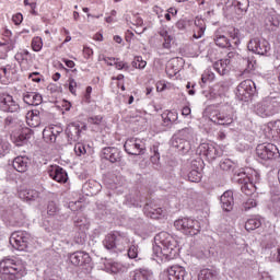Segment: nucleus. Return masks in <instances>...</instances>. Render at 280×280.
<instances>
[{
  "label": "nucleus",
  "mask_w": 280,
  "mask_h": 280,
  "mask_svg": "<svg viewBox=\"0 0 280 280\" xmlns=\"http://www.w3.org/2000/svg\"><path fill=\"white\" fill-rule=\"evenodd\" d=\"M173 40H174V37L172 35H168L167 37H164L163 48L164 49H171Z\"/></svg>",
  "instance_id": "obj_49"
},
{
  "label": "nucleus",
  "mask_w": 280,
  "mask_h": 280,
  "mask_svg": "<svg viewBox=\"0 0 280 280\" xmlns=\"http://www.w3.org/2000/svg\"><path fill=\"white\" fill-rule=\"evenodd\" d=\"M228 34L232 39L234 47H240V43H242L240 39V28L232 27L228 31Z\"/></svg>",
  "instance_id": "obj_34"
},
{
  "label": "nucleus",
  "mask_w": 280,
  "mask_h": 280,
  "mask_svg": "<svg viewBox=\"0 0 280 280\" xmlns=\"http://www.w3.org/2000/svg\"><path fill=\"white\" fill-rule=\"evenodd\" d=\"M213 80H215V74L210 70H206L201 75V89H205V84H207V82H213Z\"/></svg>",
  "instance_id": "obj_35"
},
{
  "label": "nucleus",
  "mask_w": 280,
  "mask_h": 280,
  "mask_svg": "<svg viewBox=\"0 0 280 280\" xmlns=\"http://www.w3.org/2000/svg\"><path fill=\"white\" fill-rule=\"evenodd\" d=\"M10 152V142L0 138V156H5Z\"/></svg>",
  "instance_id": "obj_43"
},
{
  "label": "nucleus",
  "mask_w": 280,
  "mask_h": 280,
  "mask_svg": "<svg viewBox=\"0 0 280 280\" xmlns=\"http://www.w3.org/2000/svg\"><path fill=\"white\" fill-rule=\"evenodd\" d=\"M238 54L236 51H230L228 52L226 59L225 60H230V63L232 60H235V58H238Z\"/></svg>",
  "instance_id": "obj_55"
},
{
  "label": "nucleus",
  "mask_w": 280,
  "mask_h": 280,
  "mask_svg": "<svg viewBox=\"0 0 280 280\" xmlns=\"http://www.w3.org/2000/svg\"><path fill=\"white\" fill-rule=\"evenodd\" d=\"M182 115H184L185 117H187L188 115H191V108H189L188 106L184 107L182 109Z\"/></svg>",
  "instance_id": "obj_62"
},
{
  "label": "nucleus",
  "mask_w": 280,
  "mask_h": 280,
  "mask_svg": "<svg viewBox=\"0 0 280 280\" xmlns=\"http://www.w3.org/2000/svg\"><path fill=\"white\" fill-rule=\"evenodd\" d=\"M47 213L52 218H57L60 222L69 220V212H62L54 201H49L47 206Z\"/></svg>",
  "instance_id": "obj_19"
},
{
  "label": "nucleus",
  "mask_w": 280,
  "mask_h": 280,
  "mask_svg": "<svg viewBox=\"0 0 280 280\" xmlns=\"http://www.w3.org/2000/svg\"><path fill=\"white\" fill-rule=\"evenodd\" d=\"M131 65L135 69H145V65H148V62L145 60H143V57L137 56V57H135Z\"/></svg>",
  "instance_id": "obj_40"
},
{
  "label": "nucleus",
  "mask_w": 280,
  "mask_h": 280,
  "mask_svg": "<svg viewBox=\"0 0 280 280\" xmlns=\"http://www.w3.org/2000/svg\"><path fill=\"white\" fill-rule=\"evenodd\" d=\"M247 49L258 56H268L270 54V43L266 39L254 38L248 42Z\"/></svg>",
  "instance_id": "obj_13"
},
{
  "label": "nucleus",
  "mask_w": 280,
  "mask_h": 280,
  "mask_svg": "<svg viewBox=\"0 0 280 280\" xmlns=\"http://www.w3.org/2000/svg\"><path fill=\"white\" fill-rule=\"evenodd\" d=\"M143 212L147 218H151L152 220H159L163 213V209L161 208H152L150 205H145L143 208Z\"/></svg>",
  "instance_id": "obj_28"
},
{
  "label": "nucleus",
  "mask_w": 280,
  "mask_h": 280,
  "mask_svg": "<svg viewBox=\"0 0 280 280\" xmlns=\"http://www.w3.org/2000/svg\"><path fill=\"white\" fill-rule=\"evenodd\" d=\"M174 226L177 231L184 233V235H190L191 237L200 233V222L198 220L189 218L178 219L174 222Z\"/></svg>",
  "instance_id": "obj_6"
},
{
  "label": "nucleus",
  "mask_w": 280,
  "mask_h": 280,
  "mask_svg": "<svg viewBox=\"0 0 280 280\" xmlns=\"http://www.w3.org/2000/svg\"><path fill=\"white\" fill-rule=\"evenodd\" d=\"M103 159L110 163H121V151L115 147H106L102 150Z\"/></svg>",
  "instance_id": "obj_17"
},
{
  "label": "nucleus",
  "mask_w": 280,
  "mask_h": 280,
  "mask_svg": "<svg viewBox=\"0 0 280 280\" xmlns=\"http://www.w3.org/2000/svg\"><path fill=\"white\" fill-rule=\"evenodd\" d=\"M151 152L153 155H151V162L156 165V163H159L160 159H161V153H159V145L154 144L151 148Z\"/></svg>",
  "instance_id": "obj_42"
},
{
  "label": "nucleus",
  "mask_w": 280,
  "mask_h": 280,
  "mask_svg": "<svg viewBox=\"0 0 280 280\" xmlns=\"http://www.w3.org/2000/svg\"><path fill=\"white\" fill-rule=\"evenodd\" d=\"M221 207L223 211L230 212L233 211V206L235 205V199L233 198V191L228 190L223 192L220 198Z\"/></svg>",
  "instance_id": "obj_22"
},
{
  "label": "nucleus",
  "mask_w": 280,
  "mask_h": 280,
  "mask_svg": "<svg viewBox=\"0 0 280 280\" xmlns=\"http://www.w3.org/2000/svg\"><path fill=\"white\" fill-rule=\"evenodd\" d=\"M19 196L22 200H26L27 202H30L32 200H36L39 196V192L34 189H25L21 190Z\"/></svg>",
  "instance_id": "obj_30"
},
{
  "label": "nucleus",
  "mask_w": 280,
  "mask_h": 280,
  "mask_svg": "<svg viewBox=\"0 0 280 280\" xmlns=\"http://www.w3.org/2000/svg\"><path fill=\"white\" fill-rule=\"evenodd\" d=\"M191 139H194V129L186 127L174 133L171 139V145L182 154H187L191 150Z\"/></svg>",
  "instance_id": "obj_3"
},
{
  "label": "nucleus",
  "mask_w": 280,
  "mask_h": 280,
  "mask_svg": "<svg viewBox=\"0 0 280 280\" xmlns=\"http://www.w3.org/2000/svg\"><path fill=\"white\" fill-rule=\"evenodd\" d=\"M89 124H94L95 126H100L102 124V116H92L88 119Z\"/></svg>",
  "instance_id": "obj_50"
},
{
  "label": "nucleus",
  "mask_w": 280,
  "mask_h": 280,
  "mask_svg": "<svg viewBox=\"0 0 280 280\" xmlns=\"http://www.w3.org/2000/svg\"><path fill=\"white\" fill-rule=\"evenodd\" d=\"M25 277V266L19 258H3L0 261V279L19 280Z\"/></svg>",
  "instance_id": "obj_1"
},
{
  "label": "nucleus",
  "mask_w": 280,
  "mask_h": 280,
  "mask_svg": "<svg viewBox=\"0 0 280 280\" xmlns=\"http://www.w3.org/2000/svg\"><path fill=\"white\" fill-rule=\"evenodd\" d=\"M39 115H40V112L38 109H33L31 110V114H28L27 116V119H31V121H35L31 124V126H33L34 128H36L40 124Z\"/></svg>",
  "instance_id": "obj_36"
},
{
  "label": "nucleus",
  "mask_w": 280,
  "mask_h": 280,
  "mask_svg": "<svg viewBox=\"0 0 280 280\" xmlns=\"http://www.w3.org/2000/svg\"><path fill=\"white\" fill-rule=\"evenodd\" d=\"M250 172L252 173H246V171H243L234 177L236 183L241 186V191L245 194V196H254L257 191L255 183L259 180V173H257V171Z\"/></svg>",
  "instance_id": "obj_4"
},
{
  "label": "nucleus",
  "mask_w": 280,
  "mask_h": 280,
  "mask_svg": "<svg viewBox=\"0 0 280 280\" xmlns=\"http://www.w3.org/2000/svg\"><path fill=\"white\" fill-rule=\"evenodd\" d=\"M128 257L129 259H137L139 257V246L131 245L128 249Z\"/></svg>",
  "instance_id": "obj_46"
},
{
  "label": "nucleus",
  "mask_w": 280,
  "mask_h": 280,
  "mask_svg": "<svg viewBox=\"0 0 280 280\" xmlns=\"http://www.w3.org/2000/svg\"><path fill=\"white\" fill-rule=\"evenodd\" d=\"M155 242H160L161 245H153V255L161 257L162 255L167 259H174L176 257V240L167 232H161L155 236Z\"/></svg>",
  "instance_id": "obj_2"
},
{
  "label": "nucleus",
  "mask_w": 280,
  "mask_h": 280,
  "mask_svg": "<svg viewBox=\"0 0 280 280\" xmlns=\"http://www.w3.org/2000/svg\"><path fill=\"white\" fill-rule=\"evenodd\" d=\"M0 110L3 113H16L19 110V104L14 102L12 95L7 93L0 94Z\"/></svg>",
  "instance_id": "obj_14"
},
{
  "label": "nucleus",
  "mask_w": 280,
  "mask_h": 280,
  "mask_svg": "<svg viewBox=\"0 0 280 280\" xmlns=\"http://www.w3.org/2000/svg\"><path fill=\"white\" fill-rule=\"evenodd\" d=\"M32 242V234L26 231H16L11 234L10 244L16 250H25Z\"/></svg>",
  "instance_id": "obj_9"
},
{
  "label": "nucleus",
  "mask_w": 280,
  "mask_h": 280,
  "mask_svg": "<svg viewBox=\"0 0 280 280\" xmlns=\"http://www.w3.org/2000/svg\"><path fill=\"white\" fill-rule=\"evenodd\" d=\"M91 93H93V88L88 86L85 90V100L89 102L91 100Z\"/></svg>",
  "instance_id": "obj_61"
},
{
  "label": "nucleus",
  "mask_w": 280,
  "mask_h": 280,
  "mask_svg": "<svg viewBox=\"0 0 280 280\" xmlns=\"http://www.w3.org/2000/svg\"><path fill=\"white\" fill-rule=\"evenodd\" d=\"M63 62L69 69H73L75 67V62H73V60L65 59Z\"/></svg>",
  "instance_id": "obj_60"
},
{
  "label": "nucleus",
  "mask_w": 280,
  "mask_h": 280,
  "mask_svg": "<svg viewBox=\"0 0 280 280\" xmlns=\"http://www.w3.org/2000/svg\"><path fill=\"white\" fill-rule=\"evenodd\" d=\"M69 260L72 266H84L91 264V256L86 252H74L70 254Z\"/></svg>",
  "instance_id": "obj_18"
},
{
  "label": "nucleus",
  "mask_w": 280,
  "mask_h": 280,
  "mask_svg": "<svg viewBox=\"0 0 280 280\" xmlns=\"http://www.w3.org/2000/svg\"><path fill=\"white\" fill-rule=\"evenodd\" d=\"M74 152H75L77 156H82V154H86V148L84 147L83 143L78 142L74 145Z\"/></svg>",
  "instance_id": "obj_48"
},
{
  "label": "nucleus",
  "mask_w": 280,
  "mask_h": 280,
  "mask_svg": "<svg viewBox=\"0 0 280 280\" xmlns=\"http://www.w3.org/2000/svg\"><path fill=\"white\" fill-rule=\"evenodd\" d=\"M33 136H34V131L30 128H25L21 131V133L16 138L15 144L23 145V143H25V141H27L28 139H32Z\"/></svg>",
  "instance_id": "obj_29"
},
{
  "label": "nucleus",
  "mask_w": 280,
  "mask_h": 280,
  "mask_svg": "<svg viewBox=\"0 0 280 280\" xmlns=\"http://www.w3.org/2000/svg\"><path fill=\"white\" fill-rule=\"evenodd\" d=\"M233 5L238 12H246L250 2L248 0H234Z\"/></svg>",
  "instance_id": "obj_38"
},
{
  "label": "nucleus",
  "mask_w": 280,
  "mask_h": 280,
  "mask_svg": "<svg viewBox=\"0 0 280 280\" xmlns=\"http://www.w3.org/2000/svg\"><path fill=\"white\" fill-rule=\"evenodd\" d=\"M65 132L66 137L68 138V141H79L80 135L82 133V129H80V122L69 124Z\"/></svg>",
  "instance_id": "obj_21"
},
{
  "label": "nucleus",
  "mask_w": 280,
  "mask_h": 280,
  "mask_svg": "<svg viewBox=\"0 0 280 280\" xmlns=\"http://www.w3.org/2000/svg\"><path fill=\"white\" fill-rule=\"evenodd\" d=\"M75 86H78V83L73 79H70L69 91L72 95H75Z\"/></svg>",
  "instance_id": "obj_52"
},
{
  "label": "nucleus",
  "mask_w": 280,
  "mask_h": 280,
  "mask_svg": "<svg viewBox=\"0 0 280 280\" xmlns=\"http://www.w3.org/2000/svg\"><path fill=\"white\" fill-rule=\"evenodd\" d=\"M202 179V173L198 172L197 170H192L188 173V180L190 183H200Z\"/></svg>",
  "instance_id": "obj_39"
},
{
  "label": "nucleus",
  "mask_w": 280,
  "mask_h": 280,
  "mask_svg": "<svg viewBox=\"0 0 280 280\" xmlns=\"http://www.w3.org/2000/svg\"><path fill=\"white\" fill-rule=\"evenodd\" d=\"M187 27V21L185 20H179L176 23V28L177 30H185Z\"/></svg>",
  "instance_id": "obj_56"
},
{
  "label": "nucleus",
  "mask_w": 280,
  "mask_h": 280,
  "mask_svg": "<svg viewBox=\"0 0 280 280\" xmlns=\"http://www.w3.org/2000/svg\"><path fill=\"white\" fill-rule=\"evenodd\" d=\"M280 112V103L272 98H265L254 105V113L258 117H272Z\"/></svg>",
  "instance_id": "obj_5"
},
{
  "label": "nucleus",
  "mask_w": 280,
  "mask_h": 280,
  "mask_svg": "<svg viewBox=\"0 0 280 280\" xmlns=\"http://www.w3.org/2000/svg\"><path fill=\"white\" fill-rule=\"evenodd\" d=\"M27 56H32L30 54V51L27 50H23L21 52H18L14 58L16 60V62H19L20 65H22V62H25V60H27Z\"/></svg>",
  "instance_id": "obj_44"
},
{
  "label": "nucleus",
  "mask_w": 280,
  "mask_h": 280,
  "mask_svg": "<svg viewBox=\"0 0 280 280\" xmlns=\"http://www.w3.org/2000/svg\"><path fill=\"white\" fill-rule=\"evenodd\" d=\"M30 8H31V14H34V16H36L38 14L36 12V1H31Z\"/></svg>",
  "instance_id": "obj_59"
},
{
  "label": "nucleus",
  "mask_w": 280,
  "mask_h": 280,
  "mask_svg": "<svg viewBox=\"0 0 280 280\" xmlns=\"http://www.w3.org/2000/svg\"><path fill=\"white\" fill-rule=\"evenodd\" d=\"M168 280H185L186 271L182 266L174 265L167 269Z\"/></svg>",
  "instance_id": "obj_24"
},
{
  "label": "nucleus",
  "mask_w": 280,
  "mask_h": 280,
  "mask_svg": "<svg viewBox=\"0 0 280 280\" xmlns=\"http://www.w3.org/2000/svg\"><path fill=\"white\" fill-rule=\"evenodd\" d=\"M83 54H84L85 58H91L93 56V49H91L90 47H84Z\"/></svg>",
  "instance_id": "obj_58"
},
{
  "label": "nucleus",
  "mask_w": 280,
  "mask_h": 280,
  "mask_svg": "<svg viewBox=\"0 0 280 280\" xmlns=\"http://www.w3.org/2000/svg\"><path fill=\"white\" fill-rule=\"evenodd\" d=\"M214 43L218 47L231 49L233 47L229 38L224 35H219L214 38Z\"/></svg>",
  "instance_id": "obj_33"
},
{
  "label": "nucleus",
  "mask_w": 280,
  "mask_h": 280,
  "mask_svg": "<svg viewBox=\"0 0 280 280\" xmlns=\"http://www.w3.org/2000/svg\"><path fill=\"white\" fill-rule=\"evenodd\" d=\"M218 279V271L213 269H202L198 275V280H215Z\"/></svg>",
  "instance_id": "obj_32"
},
{
  "label": "nucleus",
  "mask_w": 280,
  "mask_h": 280,
  "mask_svg": "<svg viewBox=\"0 0 280 280\" xmlns=\"http://www.w3.org/2000/svg\"><path fill=\"white\" fill-rule=\"evenodd\" d=\"M261 226V220L255 218V219H249L245 222V229L247 231H255V229H259Z\"/></svg>",
  "instance_id": "obj_37"
},
{
  "label": "nucleus",
  "mask_w": 280,
  "mask_h": 280,
  "mask_svg": "<svg viewBox=\"0 0 280 280\" xmlns=\"http://www.w3.org/2000/svg\"><path fill=\"white\" fill-rule=\"evenodd\" d=\"M220 89H222V84L218 83L212 88V92L218 91L217 95H221L222 91H220Z\"/></svg>",
  "instance_id": "obj_63"
},
{
  "label": "nucleus",
  "mask_w": 280,
  "mask_h": 280,
  "mask_svg": "<svg viewBox=\"0 0 280 280\" xmlns=\"http://www.w3.org/2000/svg\"><path fill=\"white\" fill-rule=\"evenodd\" d=\"M65 129L60 125H50L48 128L43 130V139L46 143H56L58 137L62 135Z\"/></svg>",
  "instance_id": "obj_15"
},
{
  "label": "nucleus",
  "mask_w": 280,
  "mask_h": 280,
  "mask_svg": "<svg viewBox=\"0 0 280 280\" xmlns=\"http://www.w3.org/2000/svg\"><path fill=\"white\" fill-rule=\"evenodd\" d=\"M23 100L28 106H40L43 104V95L36 92H27L24 94Z\"/></svg>",
  "instance_id": "obj_25"
},
{
  "label": "nucleus",
  "mask_w": 280,
  "mask_h": 280,
  "mask_svg": "<svg viewBox=\"0 0 280 280\" xmlns=\"http://www.w3.org/2000/svg\"><path fill=\"white\" fill-rule=\"evenodd\" d=\"M210 121L218 124V126H231V124H233V117L229 114L219 112L211 116Z\"/></svg>",
  "instance_id": "obj_23"
},
{
  "label": "nucleus",
  "mask_w": 280,
  "mask_h": 280,
  "mask_svg": "<svg viewBox=\"0 0 280 280\" xmlns=\"http://www.w3.org/2000/svg\"><path fill=\"white\" fill-rule=\"evenodd\" d=\"M33 51H40L43 49V39L40 37H34L32 40Z\"/></svg>",
  "instance_id": "obj_45"
},
{
  "label": "nucleus",
  "mask_w": 280,
  "mask_h": 280,
  "mask_svg": "<svg viewBox=\"0 0 280 280\" xmlns=\"http://www.w3.org/2000/svg\"><path fill=\"white\" fill-rule=\"evenodd\" d=\"M264 27L267 32H277L280 30V18L273 9H267L264 12Z\"/></svg>",
  "instance_id": "obj_12"
},
{
  "label": "nucleus",
  "mask_w": 280,
  "mask_h": 280,
  "mask_svg": "<svg viewBox=\"0 0 280 280\" xmlns=\"http://www.w3.org/2000/svg\"><path fill=\"white\" fill-rule=\"evenodd\" d=\"M256 154L261 161H272L279 156V149L272 143L258 144L256 148Z\"/></svg>",
  "instance_id": "obj_11"
},
{
  "label": "nucleus",
  "mask_w": 280,
  "mask_h": 280,
  "mask_svg": "<svg viewBox=\"0 0 280 280\" xmlns=\"http://www.w3.org/2000/svg\"><path fill=\"white\" fill-rule=\"evenodd\" d=\"M48 174L50 178L57 183H67V180H69L67 171L60 166H51L50 170H48Z\"/></svg>",
  "instance_id": "obj_20"
},
{
  "label": "nucleus",
  "mask_w": 280,
  "mask_h": 280,
  "mask_svg": "<svg viewBox=\"0 0 280 280\" xmlns=\"http://www.w3.org/2000/svg\"><path fill=\"white\" fill-rule=\"evenodd\" d=\"M131 280H152V273L148 269H137Z\"/></svg>",
  "instance_id": "obj_31"
},
{
  "label": "nucleus",
  "mask_w": 280,
  "mask_h": 280,
  "mask_svg": "<svg viewBox=\"0 0 280 280\" xmlns=\"http://www.w3.org/2000/svg\"><path fill=\"white\" fill-rule=\"evenodd\" d=\"M231 65L230 59H221L220 61H217L214 63V69L218 71L220 75H226L229 71H231V68L229 67Z\"/></svg>",
  "instance_id": "obj_27"
},
{
  "label": "nucleus",
  "mask_w": 280,
  "mask_h": 280,
  "mask_svg": "<svg viewBox=\"0 0 280 280\" xmlns=\"http://www.w3.org/2000/svg\"><path fill=\"white\" fill-rule=\"evenodd\" d=\"M30 160L26 156H18L13 160V167L16 172H27Z\"/></svg>",
  "instance_id": "obj_26"
},
{
  "label": "nucleus",
  "mask_w": 280,
  "mask_h": 280,
  "mask_svg": "<svg viewBox=\"0 0 280 280\" xmlns=\"http://www.w3.org/2000/svg\"><path fill=\"white\" fill-rule=\"evenodd\" d=\"M220 167L224 172H229L230 170H233V161L225 159L220 162Z\"/></svg>",
  "instance_id": "obj_47"
},
{
  "label": "nucleus",
  "mask_w": 280,
  "mask_h": 280,
  "mask_svg": "<svg viewBox=\"0 0 280 280\" xmlns=\"http://www.w3.org/2000/svg\"><path fill=\"white\" fill-rule=\"evenodd\" d=\"M200 156H205L207 161H215L218 159V149L212 143H201L198 148Z\"/></svg>",
  "instance_id": "obj_16"
},
{
  "label": "nucleus",
  "mask_w": 280,
  "mask_h": 280,
  "mask_svg": "<svg viewBox=\"0 0 280 280\" xmlns=\"http://www.w3.org/2000/svg\"><path fill=\"white\" fill-rule=\"evenodd\" d=\"M165 119L167 121H176V119H178V115L176 113L168 112Z\"/></svg>",
  "instance_id": "obj_53"
},
{
  "label": "nucleus",
  "mask_w": 280,
  "mask_h": 280,
  "mask_svg": "<svg viewBox=\"0 0 280 280\" xmlns=\"http://www.w3.org/2000/svg\"><path fill=\"white\" fill-rule=\"evenodd\" d=\"M255 207H257V199H254L253 197L248 198L243 203V210L244 211H250V209H255Z\"/></svg>",
  "instance_id": "obj_41"
},
{
  "label": "nucleus",
  "mask_w": 280,
  "mask_h": 280,
  "mask_svg": "<svg viewBox=\"0 0 280 280\" xmlns=\"http://www.w3.org/2000/svg\"><path fill=\"white\" fill-rule=\"evenodd\" d=\"M12 21L15 25H21V23H23V14L18 13L13 15Z\"/></svg>",
  "instance_id": "obj_51"
},
{
  "label": "nucleus",
  "mask_w": 280,
  "mask_h": 280,
  "mask_svg": "<svg viewBox=\"0 0 280 280\" xmlns=\"http://www.w3.org/2000/svg\"><path fill=\"white\" fill-rule=\"evenodd\" d=\"M125 244H128V237L120 232H112L107 234L103 241L106 250H110L112 253H115L117 246H124Z\"/></svg>",
  "instance_id": "obj_8"
},
{
  "label": "nucleus",
  "mask_w": 280,
  "mask_h": 280,
  "mask_svg": "<svg viewBox=\"0 0 280 280\" xmlns=\"http://www.w3.org/2000/svg\"><path fill=\"white\" fill-rule=\"evenodd\" d=\"M116 69H124L126 67V63L122 61H116L115 62Z\"/></svg>",
  "instance_id": "obj_64"
},
{
  "label": "nucleus",
  "mask_w": 280,
  "mask_h": 280,
  "mask_svg": "<svg viewBox=\"0 0 280 280\" xmlns=\"http://www.w3.org/2000/svg\"><path fill=\"white\" fill-rule=\"evenodd\" d=\"M257 93V86L250 79L242 81L237 86L236 97L241 102H250L253 96Z\"/></svg>",
  "instance_id": "obj_7"
},
{
  "label": "nucleus",
  "mask_w": 280,
  "mask_h": 280,
  "mask_svg": "<svg viewBox=\"0 0 280 280\" xmlns=\"http://www.w3.org/2000/svg\"><path fill=\"white\" fill-rule=\"evenodd\" d=\"M125 151L131 156H141L145 154V142L137 138H129L124 144Z\"/></svg>",
  "instance_id": "obj_10"
},
{
  "label": "nucleus",
  "mask_w": 280,
  "mask_h": 280,
  "mask_svg": "<svg viewBox=\"0 0 280 280\" xmlns=\"http://www.w3.org/2000/svg\"><path fill=\"white\" fill-rule=\"evenodd\" d=\"M273 209L277 211V213H280V198L273 199Z\"/></svg>",
  "instance_id": "obj_57"
},
{
  "label": "nucleus",
  "mask_w": 280,
  "mask_h": 280,
  "mask_svg": "<svg viewBox=\"0 0 280 280\" xmlns=\"http://www.w3.org/2000/svg\"><path fill=\"white\" fill-rule=\"evenodd\" d=\"M205 26H200L198 27L197 33L194 34V38H202L203 34H205Z\"/></svg>",
  "instance_id": "obj_54"
}]
</instances>
